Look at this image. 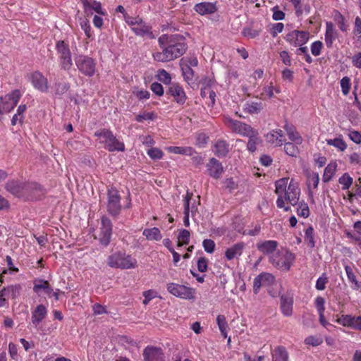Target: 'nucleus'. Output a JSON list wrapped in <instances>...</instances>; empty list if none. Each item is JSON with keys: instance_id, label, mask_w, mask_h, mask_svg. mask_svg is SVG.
<instances>
[{"instance_id": "nucleus-41", "label": "nucleus", "mask_w": 361, "mask_h": 361, "mask_svg": "<svg viewBox=\"0 0 361 361\" xmlns=\"http://www.w3.org/2000/svg\"><path fill=\"white\" fill-rule=\"evenodd\" d=\"M326 143H327V145H329L330 146L335 147L340 151H344L347 147V145L345 142V141L343 140L341 136H339L334 139L326 140Z\"/></svg>"}, {"instance_id": "nucleus-2", "label": "nucleus", "mask_w": 361, "mask_h": 361, "mask_svg": "<svg viewBox=\"0 0 361 361\" xmlns=\"http://www.w3.org/2000/svg\"><path fill=\"white\" fill-rule=\"evenodd\" d=\"M275 186V192L278 196L277 207L283 209L285 212H288L290 207L286 206L285 202L286 201L293 206L297 204L300 195L298 183L293 179L288 183V178H283L276 181Z\"/></svg>"}, {"instance_id": "nucleus-50", "label": "nucleus", "mask_w": 361, "mask_h": 361, "mask_svg": "<svg viewBox=\"0 0 361 361\" xmlns=\"http://www.w3.org/2000/svg\"><path fill=\"white\" fill-rule=\"evenodd\" d=\"M147 155L153 160L161 159L164 152L157 147H151L147 151Z\"/></svg>"}, {"instance_id": "nucleus-57", "label": "nucleus", "mask_w": 361, "mask_h": 361, "mask_svg": "<svg viewBox=\"0 0 361 361\" xmlns=\"http://www.w3.org/2000/svg\"><path fill=\"white\" fill-rule=\"evenodd\" d=\"M80 25L81 28L84 30L85 35L87 38H90L91 35V26L90 22L86 18H80Z\"/></svg>"}, {"instance_id": "nucleus-8", "label": "nucleus", "mask_w": 361, "mask_h": 361, "mask_svg": "<svg viewBox=\"0 0 361 361\" xmlns=\"http://www.w3.org/2000/svg\"><path fill=\"white\" fill-rule=\"evenodd\" d=\"M56 49L61 68L65 71H69L73 66V61L68 44L63 40L58 41L56 44Z\"/></svg>"}, {"instance_id": "nucleus-20", "label": "nucleus", "mask_w": 361, "mask_h": 361, "mask_svg": "<svg viewBox=\"0 0 361 361\" xmlns=\"http://www.w3.org/2000/svg\"><path fill=\"white\" fill-rule=\"evenodd\" d=\"M143 355L145 361H165L164 354L159 348L148 346L144 350Z\"/></svg>"}, {"instance_id": "nucleus-63", "label": "nucleus", "mask_w": 361, "mask_h": 361, "mask_svg": "<svg viewBox=\"0 0 361 361\" xmlns=\"http://www.w3.org/2000/svg\"><path fill=\"white\" fill-rule=\"evenodd\" d=\"M273 15L272 18L274 20H281L285 18V13L279 10V6H276L272 8Z\"/></svg>"}, {"instance_id": "nucleus-16", "label": "nucleus", "mask_w": 361, "mask_h": 361, "mask_svg": "<svg viewBox=\"0 0 361 361\" xmlns=\"http://www.w3.org/2000/svg\"><path fill=\"white\" fill-rule=\"evenodd\" d=\"M275 282V277L273 274L267 272H262L254 279L253 292L257 294L262 286H270Z\"/></svg>"}, {"instance_id": "nucleus-28", "label": "nucleus", "mask_w": 361, "mask_h": 361, "mask_svg": "<svg viewBox=\"0 0 361 361\" xmlns=\"http://www.w3.org/2000/svg\"><path fill=\"white\" fill-rule=\"evenodd\" d=\"M85 13L89 10H93L99 15L104 16L106 12L102 9L101 3L95 0H81Z\"/></svg>"}, {"instance_id": "nucleus-15", "label": "nucleus", "mask_w": 361, "mask_h": 361, "mask_svg": "<svg viewBox=\"0 0 361 361\" xmlns=\"http://www.w3.org/2000/svg\"><path fill=\"white\" fill-rule=\"evenodd\" d=\"M5 188L12 195L20 197L30 188V185L20 180H10L6 183Z\"/></svg>"}, {"instance_id": "nucleus-51", "label": "nucleus", "mask_w": 361, "mask_h": 361, "mask_svg": "<svg viewBox=\"0 0 361 361\" xmlns=\"http://www.w3.org/2000/svg\"><path fill=\"white\" fill-rule=\"evenodd\" d=\"M323 343V339L320 336H309L305 339L306 345L314 347L318 346Z\"/></svg>"}, {"instance_id": "nucleus-37", "label": "nucleus", "mask_w": 361, "mask_h": 361, "mask_svg": "<svg viewBox=\"0 0 361 361\" xmlns=\"http://www.w3.org/2000/svg\"><path fill=\"white\" fill-rule=\"evenodd\" d=\"M337 169V164L336 161L330 162L325 168L322 176V180L324 183L330 181L334 176Z\"/></svg>"}, {"instance_id": "nucleus-60", "label": "nucleus", "mask_w": 361, "mask_h": 361, "mask_svg": "<svg viewBox=\"0 0 361 361\" xmlns=\"http://www.w3.org/2000/svg\"><path fill=\"white\" fill-rule=\"evenodd\" d=\"M327 283L328 279L326 276H325V274H324L317 280L315 288L319 290H323L325 289Z\"/></svg>"}, {"instance_id": "nucleus-33", "label": "nucleus", "mask_w": 361, "mask_h": 361, "mask_svg": "<svg viewBox=\"0 0 361 361\" xmlns=\"http://www.w3.org/2000/svg\"><path fill=\"white\" fill-rule=\"evenodd\" d=\"M247 137L249 140L247 144V149L248 151L254 152L257 149V145L262 142L258 131L257 130H254Z\"/></svg>"}, {"instance_id": "nucleus-23", "label": "nucleus", "mask_w": 361, "mask_h": 361, "mask_svg": "<svg viewBox=\"0 0 361 361\" xmlns=\"http://www.w3.org/2000/svg\"><path fill=\"white\" fill-rule=\"evenodd\" d=\"M47 310L44 305H38L32 312V323L35 328H37L40 322L47 317Z\"/></svg>"}, {"instance_id": "nucleus-40", "label": "nucleus", "mask_w": 361, "mask_h": 361, "mask_svg": "<svg viewBox=\"0 0 361 361\" xmlns=\"http://www.w3.org/2000/svg\"><path fill=\"white\" fill-rule=\"evenodd\" d=\"M216 323L221 333V335L226 338L228 336V331L229 329L228 325L227 324L226 318L223 314H219L216 317Z\"/></svg>"}, {"instance_id": "nucleus-55", "label": "nucleus", "mask_w": 361, "mask_h": 361, "mask_svg": "<svg viewBox=\"0 0 361 361\" xmlns=\"http://www.w3.org/2000/svg\"><path fill=\"white\" fill-rule=\"evenodd\" d=\"M208 139L209 137L206 134L202 133H198L196 136L195 145L200 148L204 147L208 142Z\"/></svg>"}, {"instance_id": "nucleus-19", "label": "nucleus", "mask_w": 361, "mask_h": 361, "mask_svg": "<svg viewBox=\"0 0 361 361\" xmlns=\"http://www.w3.org/2000/svg\"><path fill=\"white\" fill-rule=\"evenodd\" d=\"M266 141L274 147H281L286 141V136L281 129L271 130L265 135Z\"/></svg>"}, {"instance_id": "nucleus-53", "label": "nucleus", "mask_w": 361, "mask_h": 361, "mask_svg": "<svg viewBox=\"0 0 361 361\" xmlns=\"http://www.w3.org/2000/svg\"><path fill=\"white\" fill-rule=\"evenodd\" d=\"M158 80L165 84H171V78L170 74L165 71L164 69H161L158 71L157 73Z\"/></svg>"}, {"instance_id": "nucleus-61", "label": "nucleus", "mask_w": 361, "mask_h": 361, "mask_svg": "<svg viewBox=\"0 0 361 361\" xmlns=\"http://www.w3.org/2000/svg\"><path fill=\"white\" fill-rule=\"evenodd\" d=\"M208 260L205 257H200L197 262V269L200 272L207 270Z\"/></svg>"}, {"instance_id": "nucleus-25", "label": "nucleus", "mask_w": 361, "mask_h": 361, "mask_svg": "<svg viewBox=\"0 0 361 361\" xmlns=\"http://www.w3.org/2000/svg\"><path fill=\"white\" fill-rule=\"evenodd\" d=\"M245 246V243L243 242L234 244L233 246L226 249L225 251V257L228 260H232L240 257L243 254Z\"/></svg>"}, {"instance_id": "nucleus-49", "label": "nucleus", "mask_w": 361, "mask_h": 361, "mask_svg": "<svg viewBox=\"0 0 361 361\" xmlns=\"http://www.w3.org/2000/svg\"><path fill=\"white\" fill-rule=\"evenodd\" d=\"M338 182L342 185L343 190H348L352 185L353 180L348 173H345L339 178Z\"/></svg>"}, {"instance_id": "nucleus-5", "label": "nucleus", "mask_w": 361, "mask_h": 361, "mask_svg": "<svg viewBox=\"0 0 361 361\" xmlns=\"http://www.w3.org/2000/svg\"><path fill=\"white\" fill-rule=\"evenodd\" d=\"M107 264L112 268L134 269L137 267V260L125 252H117L108 257Z\"/></svg>"}, {"instance_id": "nucleus-58", "label": "nucleus", "mask_w": 361, "mask_h": 361, "mask_svg": "<svg viewBox=\"0 0 361 361\" xmlns=\"http://www.w3.org/2000/svg\"><path fill=\"white\" fill-rule=\"evenodd\" d=\"M180 63L186 64L190 67H196L198 65V60L195 56L185 57L180 59Z\"/></svg>"}, {"instance_id": "nucleus-34", "label": "nucleus", "mask_w": 361, "mask_h": 361, "mask_svg": "<svg viewBox=\"0 0 361 361\" xmlns=\"http://www.w3.org/2000/svg\"><path fill=\"white\" fill-rule=\"evenodd\" d=\"M166 149L171 153H173L176 154H182V155H193L195 154V149L191 147H176V146H170L167 147Z\"/></svg>"}, {"instance_id": "nucleus-30", "label": "nucleus", "mask_w": 361, "mask_h": 361, "mask_svg": "<svg viewBox=\"0 0 361 361\" xmlns=\"http://www.w3.org/2000/svg\"><path fill=\"white\" fill-rule=\"evenodd\" d=\"M284 129L286 131V133L288 136V138L296 145H301L302 143L303 139L299 134V133L296 130L295 128L290 124L286 123L284 126Z\"/></svg>"}, {"instance_id": "nucleus-1", "label": "nucleus", "mask_w": 361, "mask_h": 361, "mask_svg": "<svg viewBox=\"0 0 361 361\" xmlns=\"http://www.w3.org/2000/svg\"><path fill=\"white\" fill-rule=\"evenodd\" d=\"M161 51L153 54V58L158 62H169L183 55L188 48L183 36L179 35H162L158 39Z\"/></svg>"}, {"instance_id": "nucleus-56", "label": "nucleus", "mask_w": 361, "mask_h": 361, "mask_svg": "<svg viewBox=\"0 0 361 361\" xmlns=\"http://www.w3.org/2000/svg\"><path fill=\"white\" fill-rule=\"evenodd\" d=\"M202 246L207 253H213L215 250L216 244L213 240L205 239L202 242Z\"/></svg>"}, {"instance_id": "nucleus-14", "label": "nucleus", "mask_w": 361, "mask_h": 361, "mask_svg": "<svg viewBox=\"0 0 361 361\" xmlns=\"http://www.w3.org/2000/svg\"><path fill=\"white\" fill-rule=\"evenodd\" d=\"M112 235V223L109 217L104 215L101 218V228L99 240L101 245L107 246Z\"/></svg>"}, {"instance_id": "nucleus-11", "label": "nucleus", "mask_w": 361, "mask_h": 361, "mask_svg": "<svg viewBox=\"0 0 361 361\" xmlns=\"http://www.w3.org/2000/svg\"><path fill=\"white\" fill-rule=\"evenodd\" d=\"M75 63L82 74L88 77L94 75L97 63L94 59L86 55H79L75 57Z\"/></svg>"}, {"instance_id": "nucleus-26", "label": "nucleus", "mask_w": 361, "mask_h": 361, "mask_svg": "<svg viewBox=\"0 0 361 361\" xmlns=\"http://www.w3.org/2000/svg\"><path fill=\"white\" fill-rule=\"evenodd\" d=\"M33 283V290L35 293L39 294L41 290H43L48 297H51L52 288L50 286L49 283L47 281L41 279H37L34 280Z\"/></svg>"}, {"instance_id": "nucleus-29", "label": "nucleus", "mask_w": 361, "mask_h": 361, "mask_svg": "<svg viewBox=\"0 0 361 361\" xmlns=\"http://www.w3.org/2000/svg\"><path fill=\"white\" fill-rule=\"evenodd\" d=\"M213 152L219 157H224L229 152V145L223 140H217L214 145Z\"/></svg>"}, {"instance_id": "nucleus-9", "label": "nucleus", "mask_w": 361, "mask_h": 361, "mask_svg": "<svg viewBox=\"0 0 361 361\" xmlns=\"http://www.w3.org/2000/svg\"><path fill=\"white\" fill-rule=\"evenodd\" d=\"M21 97L22 94L18 90L0 97V114L11 111L16 106Z\"/></svg>"}, {"instance_id": "nucleus-4", "label": "nucleus", "mask_w": 361, "mask_h": 361, "mask_svg": "<svg viewBox=\"0 0 361 361\" xmlns=\"http://www.w3.org/2000/svg\"><path fill=\"white\" fill-rule=\"evenodd\" d=\"M126 23L130 27L132 31L137 35L149 39H154L152 26L146 23L140 17H133L128 15L125 16Z\"/></svg>"}, {"instance_id": "nucleus-38", "label": "nucleus", "mask_w": 361, "mask_h": 361, "mask_svg": "<svg viewBox=\"0 0 361 361\" xmlns=\"http://www.w3.org/2000/svg\"><path fill=\"white\" fill-rule=\"evenodd\" d=\"M263 109L262 102H247L244 105V111L250 114H257Z\"/></svg>"}, {"instance_id": "nucleus-6", "label": "nucleus", "mask_w": 361, "mask_h": 361, "mask_svg": "<svg viewBox=\"0 0 361 361\" xmlns=\"http://www.w3.org/2000/svg\"><path fill=\"white\" fill-rule=\"evenodd\" d=\"M295 256L288 250H281L272 255L271 262L277 269L288 271L290 269Z\"/></svg>"}, {"instance_id": "nucleus-35", "label": "nucleus", "mask_w": 361, "mask_h": 361, "mask_svg": "<svg viewBox=\"0 0 361 361\" xmlns=\"http://www.w3.org/2000/svg\"><path fill=\"white\" fill-rule=\"evenodd\" d=\"M1 290L6 297H11L12 299H16L20 295L21 286L19 284L10 285L4 287Z\"/></svg>"}, {"instance_id": "nucleus-39", "label": "nucleus", "mask_w": 361, "mask_h": 361, "mask_svg": "<svg viewBox=\"0 0 361 361\" xmlns=\"http://www.w3.org/2000/svg\"><path fill=\"white\" fill-rule=\"evenodd\" d=\"M180 66L182 71V75L185 82L189 85L194 82L195 73L192 67L188 66L186 64L180 63Z\"/></svg>"}, {"instance_id": "nucleus-42", "label": "nucleus", "mask_w": 361, "mask_h": 361, "mask_svg": "<svg viewBox=\"0 0 361 361\" xmlns=\"http://www.w3.org/2000/svg\"><path fill=\"white\" fill-rule=\"evenodd\" d=\"M305 241L308 247L313 248L315 246L314 228L312 226H309L305 231Z\"/></svg>"}, {"instance_id": "nucleus-21", "label": "nucleus", "mask_w": 361, "mask_h": 361, "mask_svg": "<svg viewBox=\"0 0 361 361\" xmlns=\"http://www.w3.org/2000/svg\"><path fill=\"white\" fill-rule=\"evenodd\" d=\"M206 166L209 175L215 179L219 178L224 171L221 163L215 158H211Z\"/></svg>"}, {"instance_id": "nucleus-7", "label": "nucleus", "mask_w": 361, "mask_h": 361, "mask_svg": "<svg viewBox=\"0 0 361 361\" xmlns=\"http://www.w3.org/2000/svg\"><path fill=\"white\" fill-rule=\"evenodd\" d=\"M121 195L118 190L111 187L107 190L106 210L114 218L118 217L121 212Z\"/></svg>"}, {"instance_id": "nucleus-3", "label": "nucleus", "mask_w": 361, "mask_h": 361, "mask_svg": "<svg viewBox=\"0 0 361 361\" xmlns=\"http://www.w3.org/2000/svg\"><path fill=\"white\" fill-rule=\"evenodd\" d=\"M94 136L99 140V143L104 145V147L109 152H123L125 145L123 142L118 140L113 132L109 129H102L94 133Z\"/></svg>"}, {"instance_id": "nucleus-48", "label": "nucleus", "mask_w": 361, "mask_h": 361, "mask_svg": "<svg viewBox=\"0 0 361 361\" xmlns=\"http://www.w3.org/2000/svg\"><path fill=\"white\" fill-rule=\"evenodd\" d=\"M319 181V176L318 173L312 172L307 175V186L309 188L312 187L317 189Z\"/></svg>"}, {"instance_id": "nucleus-17", "label": "nucleus", "mask_w": 361, "mask_h": 361, "mask_svg": "<svg viewBox=\"0 0 361 361\" xmlns=\"http://www.w3.org/2000/svg\"><path fill=\"white\" fill-rule=\"evenodd\" d=\"M30 80L36 90L42 92H47L48 80L41 72L35 71L31 73L30 76Z\"/></svg>"}, {"instance_id": "nucleus-12", "label": "nucleus", "mask_w": 361, "mask_h": 361, "mask_svg": "<svg viewBox=\"0 0 361 361\" xmlns=\"http://www.w3.org/2000/svg\"><path fill=\"white\" fill-rule=\"evenodd\" d=\"M224 122L232 132L243 137H248L255 130L251 126L240 121L234 120L229 116H224Z\"/></svg>"}, {"instance_id": "nucleus-52", "label": "nucleus", "mask_w": 361, "mask_h": 361, "mask_svg": "<svg viewBox=\"0 0 361 361\" xmlns=\"http://www.w3.org/2000/svg\"><path fill=\"white\" fill-rule=\"evenodd\" d=\"M156 118L154 112H143L136 116L135 121L140 123L144 121H152Z\"/></svg>"}, {"instance_id": "nucleus-47", "label": "nucleus", "mask_w": 361, "mask_h": 361, "mask_svg": "<svg viewBox=\"0 0 361 361\" xmlns=\"http://www.w3.org/2000/svg\"><path fill=\"white\" fill-rule=\"evenodd\" d=\"M297 214L303 218H307L310 215V209L305 202H298Z\"/></svg>"}, {"instance_id": "nucleus-24", "label": "nucleus", "mask_w": 361, "mask_h": 361, "mask_svg": "<svg viewBox=\"0 0 361 361\" xmlns=\"http://www.w3.org/2000/svg\"><path fill=\"white\" fill-rule=\"evenodd\" d=\"M338 36V33L335 29L334 24L331 22H326L324 41L327 47L330 48L332 47L333 42Z\"/></svg>"}, {"instance_id": "nucleus-32", "label": "nucleus", "mask_w": 361, "mask_h": 361, "mask_svg": "<svg viewBox=\"0 0 361 361\" xmlns=\"http://www.w3.org/2000/svg\"><path fill=\"white\" fill-rule=\"evenodd\" d=\"M142 235L150 241H159L162 238L161 231L157 227L144 229Z\"/></svg>"}, {"instance_id": "nucleus-64", "label": "nucleus", "mask_w": 361, "mask_h": 361, "mask_svg": "<svg viewBox=\"0 0 361 361\" xmlns=\"http://www.w3.org/2000/svg\"><path fill=\"white\" fill-rule=\"evenodd\" d=\"M348 137L355 143L361 144V133L359 131L350 130Z\"/></svg>"}, {"instance_id": "nucleus-46", "label": "nucleus", "mask_w": 361, "mask_h": 361, "mask_svg": "<svg viewBox=\"0 0 361 361\" xmlns=\"http://www.w3.org/2000/svg\"><path fill=\"white\" fill-rule=\"evenodd\" d=\"M284 151L290 157H296L299 153L298 145L291 142H284Z\"/></svg>"}, {"instance_id": "nucleus-44", "label": "nucleus", "mask_w": 361, "mask_h": 361, "mask_svg": "<svg viewBox=\"0 0 361 361\" xmlns=\"http://www.w3.org/2000/svg\"><path fill=\"white\" fill-rule=\"evenodd\" d=\"M354 316L350 314H343L338 317L336 322L345 327H350L353 329Z\"/></svg>"}, {"instance_id": "nucleus-36", "label": "nucleus", "mask_w": 361, "mask_h": 361, "mask_svg": "<svg viewBox=\"0 0 361 361\" xmlns=\"http://www.w3.org/2000/svg\"><path fill=\"white\" fill-rule=\"evenodd\" d=\"M272 361H288V353L283 346H278L272 354Z\"/></svg>"}, {"instance_id": "nucleus-18", "label": "nucleus", "mask_w": 361, "mask_h": 361, "mask_svg": "<svg viewBox=\"0 0 361 361\" xmlns=\"http://www.w3.org/2000/svg\"><path fill=\"white\" fill-rule=\"evenodd\" d=\"M166 93L173 97L174 101L180 105H183L187 99L183 87L178 83H171Z\"/></svg>"}, {"instance_id": "nucleus-22", "label": "nucleus", "mask_w": 361, "mask_h": 361, "mask_svg": "<svg viewBox=\"0 0 361 361\" xmlns=\"http://www.w3.org/2000/svg\"><path fill=\"white\" fill-rule=\"evenodd\" d=\"M216 3L213 2H201L195 4L194 10L200 15L213 14L217 11Z\"/></svg>"}, {"instance_id": "nucleus-31", "label": "nucleus", "mask_w": 361, "mask_h": 361, "mask_svg": "<svg viewBox=\"0 0 361 361\" xmlns=\"http://www.w3.org/2000/svg\"><path fill=\"white\" fill-rule=\"evenodd\" d=\"M293 299L290 297L282 295L281 297V310L283 314L290 317L293 314Z\"/></svg>"}, {"instance_id": "nucleus-10", "label": "nucleus", "mask_w": 361, "mask_h": 361, "mask_svg": "<svg viewBox=\"0 0 361 361\" xmlns=\"http://www.w3.org/2000/svg\"><path fill=\"white\" fill-rule=\"evenodd\" d=\"M167 290L171 295L184 300H194L195 298V289L184 285L169 283Z\"/></svg>"}, {"instance_id": "nucleus-45", "label": "nucleus", "mask_w": 361, "mask_h": 361, "mask_svg": "<svg viewBox=\"0 0 361 361\" xmlns=\"http://www.w3.org/2000/svg\"><path fill=\"white\" fill-rule=\"evenodd\" d=\"M190 233L189 231L183 229L180 231L178 236V247L188 245L190 242Z\"/></svg>"}, {"instance_id": "nucleus-59", "label": "nucleus", "mask_w": 361, "mask_h": 361, "mask_svg": "<svg viewBox=\"0 0 361 361\" xmlns=\"http://www.w3.org/2000/svg\"><path fill=\"white\" fill-rule=\"evenodd\" d=\"M323 44L321 41H315L311 44V52L314 56L320 55Z\"/></svg>"}, {"instance_id": "nucleus-43", "label": "nucleus", "mask_w": 361, "mask_h": 361, "mask_svg": "<svg viewBox=\"0 0 361 361\" xmlns=\"http://www.w3.org/2000/svg\"><path fill=\"white\" fill-rule=\"evenodd\" d=\"M334 19L342 32H345L349 30V25L346 23L345 18L341 13L336 12Z\"/></svg>"}, {"instance_id": "nucleus-13", "label": "nucleus", "mask_w": 361, "mask_h": 361, "mask_svg": "<svg viewBox=\"0 0 361 361\" xmlns=\"http://www.w3.org/2000/svg\"><path fill=\"white\" fill-rule=\"evenodd\" d=\"M310 36L308 31L293 30L286 35L285 39L290 45L296 47L305 44L308 42Z\"/></svg>"}, {"instance_id": "nucleus-54", "label": "nucleus", "mask_w": 361, "mask_h": 361, "mask_svg": "<svg viewBox=\"0 0 361 361\" xmlns=\"http://www.w3.org/2000/svg\"><path fill=\"white\" fill-rule=\"evenodd\" d=\"M341 87L344 95L348 94L350 90V79L345 76L341 80Z\"/></svg>"}, {"instance_id": "nucleus-62", "label": "nucleus", "mask_w": 361, "mask_h": 361, "mask_svg": "<svg viewBox=\"0 0 361 361\" xmlns=\"http://www.w3.org/2000/svg\"><path fill=\"white\" fill-rule=\"evenodd\" d=\"M242 33L243 36L251 39L255 38L259 35V32L251 27L243 28Z\"/></svg>"}, {"instance_id": "nucleus-27", "label": "nucleus", "mask_w": 361, "mask_h": 361, "mask_svg": "<svg viewBox=\"0 0 361 361\" xmlns=\"http://www.w3.org/2000/svg\"><path fill=\"white\" fill-rule=\"evenodd\" d=\"M278 242L276 240H264L257 243V247L259 252L267 255L272 253L278 247Z\"/></svg>"}]
</instances>
